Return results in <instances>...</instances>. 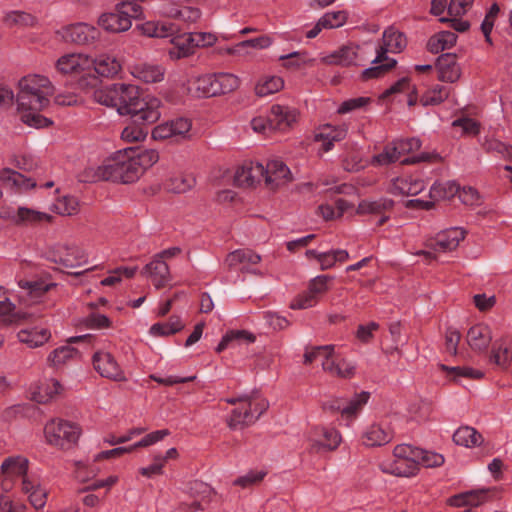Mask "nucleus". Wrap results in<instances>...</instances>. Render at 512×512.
I'll list each match as a JSON object with an SVG mask.
<instances>
[{
	"label": "nucleus",
	"mask_w": 512,
	"mask_h": 512,
	"mask_svg": "<svg viewBox=\"0 0 512 512\" xmlns=\"http://www.w3.org/2000/svg\"><path fill=\"white\" fill-rule=\"evenodd\" d=\"M92 62L95 72L102 77H114L122 68L120 60L108 53L98 55Z\"/></svg>",
	"instance_id": "obj_35"
},
{
	"label": "nucleus",
	"mask_w": 512,
	"mask_h": 512,
	"mask_svg": "<svg viewBox=\"0 0 512 512\" xmlns=\"http://www.w3.org/2000/svg\"><path fill=\"white\" fill-rule=\"evenodd\" d=\"M237 340H245L247 342H254L255 336L246 331H231L223 336V338L217 345L216 351L222 352L229 346V344L231 342L237 341Z\"/></svg>",
	"instance_id": "obj_60"
},
{
	"label": "nucleus",
	"mask_w": 512,
	"mask_h": 512,
	"mask_svg": "<svg viewBox=\"0 0 512 512\" xmlns=\"http://www.w3.org/2000/svg\"><path fill=\"white\" fill-rule=\"evenodd\" d=\"M50 259L67 268H73L86 262V255L76 245L57 244L50 252Z\"/></svg>",
	"instance_id": "obj_14"
},
{
	"label": "nucleus",
	"mask_w": 512,
	"mask_h": 512,
	"mask_svg": "<svg viewBox=\"0 0 512 512\" xmlns=\"http://www.w3.org/2000/svg\"><path fill=\"white\" fill-rule=\"evenodd\" d=\"M265 183L272 189L285 185L292 180V174L288 166L281 160H270L264 166Z\"/></svg>",
	"instance_id": "obj_16"
},
{
	"label": "nucleus",
	"mask_w": 512,
	"mask_h": 512,
	"mask_svg": "<svg viewBox=\"0 0 512 512\" xmlns=\"http://www.w3.org/2000/svg\"><path fill=\"white\" fill-rule=\"evenodd\" d=\"M22 491L28 495V499L35 509H41L46 505L47 490L37 481L24 478L22 481Z\"/></svg>",
	"instance_id": "obj_36"
},
{
	"label": "nucleus",
	"mask_w": 512,
	"mask_h": 512,
	"mask_svg": "<svg viewBox=\"0 0 512 512\" xmlns=\"http://www.w3.org/2000/svg\"><path fill=\"white\" fill-rule=\"evenodd\" d=\"M188 494L193 500L190 503H182V508L194 512L203 509L209 503L213 490L208 484L195 480L189 484Z\"/></svg>",
	"instance_id": "obj_18"
},
{
	"label": "nucleus",
	"mask_w": 512,
	"mask_h": 512,
	"mask_svg": "<svg viewBox=\"0 0 512 512\" xmlns=\"http://www.w3.org/2000/svg\"><path fill=\"white\" fill-rule=\"evenodd\" d=\"M4 24L9 28L32 27L36 24V17L30 13L20 10L7 12L3 17Z\"/></svg>",
	"instance_id": "obj_42"
},
{
	"label": "nucleus",
	"mask_w": 512,
	"mask_h": 512,
	"mask_svg": "<svg viewBox=\"0 0 512 512\" xmlns=\"http://www.w3.org/2000/svg\"><path fill=\"white\" fill-rule=\"evenodd\" d=\"M268 402L258 395H244L243 404L232 410L227 419L231 429H242L255 423L267 410Z\"/></svg>",
	"instance_id": "obj_6"
},
{
	"label": "nucleus",
	"mask_w": 512,
	"mask_h": 512,
	"mask_svg": "<svg viewBox=\"0 0 512 512\" xmlns=\"http://www.w3.org/2000/svg\"><path fill=\"white\" fill-rule=\"evenodd\" d=\"M166 188L168 191L182 194L192 190L196 185V178L193 174H176L172 175L166 181Z\"/></svg>",
	"instance_id": "obj_40"
},
{
	"label": "nucleus",
	"mask_w": 512,
	"mask_h": 512,
	"mask_svg": "<svg viewBox=\"0 0 512 512\" xmlns=\"http://www.w3.org/2000/svg\"><path fill=\"white\" fill-rule=\"evenodd\" d=\"M77 354L78 352L75 348L71 346H61L50 353L48 361L53 366L58 367L75 358Z\"/></svg>",
	"instance_id": "obj_53"
},
{
	"label": "nucleus",
	"mask_w": 512,
	"mask_h": 512,
	"mask_svg": "<svg viewBox=\"0 0 512 512\" xmlns=\"http://www.w3.org/2000/svg\"><path fill=\"white\" fill-rule=\"evenodd\" d=\"M489 489L471 490L452 497L449 502L452 506H479L487 500Z\"/></svg>",
	"instance_id": "obj_39"
},
{
	"label": "nucleus",
	"mask_w": 512,
	"mask_h": 512,
	"mask_svg": "<svg viewBox=\"0 0 512 512\" xmlns=\"http://www.w3.org/2000/svg\"><path fill=\"white\" fill-rule=\"evenodd\" d=\"M490 362L501 369H507L512 362V340L497 339L491 349Z\"/></svg>",
	"instance_id": "obj_32"
},
{
	"label": "nucleus",
	"mask_w": 512,
	"mask_h": 512,
	"mask_svg": "<svg viewBox=\"0 0 512 512\" xmlns=\"http://www.w3.org/2000/svg\"><path fill=\"white\" fill-rule=\"evenodd\" d=\"M369 398L370 394L362 391L361 393L356 394L348 403L345 402L343 417L347 419H353L356 417V415L367 404Z\"/></svg>",
	"instance_id": "obj_49"
},
{
	"label": "nucleus",
	"mask_w": 512,
	"mask_h": 512,
	"mask_svg": "<svg viewBox=\"0 0 512 512\" xmlns=\"http://www.w3.org/2000/svg\"><path fill=\"white\" fill-rule=\"evenodd\" d=\"M215 74L197 76L189 81L188 93L196 98L217 96Z\"/></svg>",
	"instance_id": "obj_29"
},
{
	"label": "nucleus",
	"mask_w": 512,
	"mask_h": 512,
	"mask_svg": "<svg viewBox=\"0 0 512 512\" xmlns=\"http://www.w3.org/2000/svg\"><path fill=\"white\" fill-rule=\"evenodd\" d=\"M449 91L441 85H435L428 89L420 98L423 106L438 105L447 99Z\"/></svg>",
	"instance_id": "obj_51"
},
{
	"label": "nucleus",
	"mask_w": 512,
	"mask_h": 512,
	"mask_svg": "<svg viewBox=\"0 0 512 512\" xmlns=\"http://www.w3.org/2000/svg\"><path fill=\"white\" fill-rule=\"evenodd\" d=\"M92 58L82 53H68L59 57L55 69L62 75L76 76L92 68Z\"/></svg>",
	"instance_id": "obj_12"
},
{
	"label": "nucleus",
	"mask_w": 512,
	"mask_h": 512,
	"mask_svg": "<svg viewBox=\"0 0 512 512\" xmlns=\"http://www.w3.org/2000/svg\"><path fill=\"white\" fill-rule=\"evenodd\" d=\"M142 274L151 280L156 289L165 287L171 281V274L167 263L154 256L144 266Z\"/></svg>",
	"instance_id": "obj_23"
},
{
	"label": "nucleus",
	"mask_w": 512,
	"mask_h": 512,
	"mask_svg": "<svg viewBox=\"0 0 512 512\" xmlns=\"http://www.w3.org/2000/svg\"><path fill=\"white\" fill-rule=\"evenodd\" d=\"M394 438V432L388 423H372L363 431L362 442L367 447L388 444Z\"/></svg>",
	"instance_id": "obj_15"
},
{
	"label": "nucleus",
	"mask_w": 512,
	"mask_h": 512,
	"mask_svg": "<svg viewBox=\"0 0 512 512\" xmlns=\"http://www.w3.org/2000/svg\"><path fill=\"white\" fill-rule=\"evenodd\" d=\"M424 180L414 177H398L393 180L390 192L398 196H415L425 189Z\"/></svg>",
	"instance_id": "obj_30"
},
{
	"label": "nucleus",
	"mask_w": 512,
	"mask_h": 512,
	"mask_svg": "<svg viewBox=\"0 0 512 512\" xmlns=\"http://www.w3.org/2000/svg\"><path fill=\"white\" fill-rule=\"evenodd\" d=\"M93 99L115 108L119 115H129L146 124L155 123L161 116V100L152 95L141 97L139 87L133 84L114 83L100 87L93 92Z\"/></svg>",
	"instance_id": "obj_1"
},
{
	"label": "nucleus",
	"mask_w": 512,
	"mask_h": 512,
	"mask_svg": "<svg viewBox=\"0 0 512 512\" xmlns=\"http://www.w3.org/2000/svg\"><path fill=\"white\" fill-rule=\"evenodd\" d=\"M333 280L334 277L330 275H318L309 281L307 287L320 301L321 297L329 291Z\"/></svg>",
	"instance_id": "obj_54"
},
{
	"label": "nucleus",
	"mask_w": 512,
	"mask_h": 512,
	"mask_svg": "<svg viewBox=\"0 0 512 512\" xmlns=\"http://www.w3.org/2000/svg\"><path fill=\"white\" fill-rule=\"evenodd\" d=\"M17 111L21 121L33 128H43L52 124V121L40 114L48 107L50 96L54 93V86L50 79L40 74H29L18 82Z\"/></svg>",
	"instance_id": "obj_2"
},
{
	"label": "nucleus",
	"mask_w": 512,
	"mask_h": 512,
	"mask_svg": "<svg viewBox=\"0 0 512 512\" xmlns=\"http://www.w3.org/2000/svg\"><path fill=\"white\" fill-rule=\"evenodd\" d=\"M484 147L487 151H494L512 161V146L496 139H489L484 143Z\"/></svg>",
	"instance_id": "obj_64"
},
{
	"label": "nucleus",
	"mask_w": 512,
	"mask_h": 512,
	"mask_svg": "<svg viewBox=\"0 0 512 512\" xmlns=\"http://www.w3.org/2000/svg\"><path fill=\"white\" fill-rule=\"evenodd\" d=\"M347 18L348 15L345 11L327 12L320 18V26L325 29L338 28L346 23Z\"/></svg>",
	"instance_id": "obj_56"
},
{
	"label": "nucleus",
	"mask_w": 512,
	"mask_h": 512,
	"mask_svg": "<svg viewBox=\"0 0 512 512\" xmlns=\"http://www.w3.org/2000/svg\"><path fill=\"white\" fill-rule=\"evenodd\" d=\"M147 136V131L135 123L129 124L121 132L122 140L133 143L143 141Z\"/></svg>",
	"instance_id": "obj_62"
},
{
	"label": "nucleus",
	"mask_w": 512,
	"mask_h": 512,
	"mask_svg": "<svg viewBox=\"0 0 512 512\" xmlns=\"http://www.w3.org/2000/svg\"><path fill=\"white\" fill-rule=\"evenodd\" d=\"M396 161L402 162L393 142L387 145L381 153L372 158V163L380 166L388 165Z\"/></svg>",
	"instance_id": "obj_57"
},
{
	"label": "nucleus",
	"mask_w": 512,
	"mask_h": 512,
	"mask_svg": "<svg viewBox=\"0 0 512 512\" xmlns=\"http://www.w3.org/2000/svg\"><path fill=\"white\" fill-rule=\"evenodd\" d=\"M416 447L409 444H399L393 449V460H386L380 464L383 473L399 477H413L418 471Z\"/></svg>",
	"instance_id": "obj_5"
},
{
	"label": "nucleus",
	"mask_w": 512,
	"mask_h": 512,
	"mask_svg": "<svg viewBox=\"0 0 512 512\" xmlns=\"http://www.w3.org/2000/svg\"><path fill=\"white\" fill-rule=\"evenodd\" d=\"M202 12L198 7L181 5L177 21L194 24L200 20Z\"/></svg>",
	"instance_id": "obj_63"
},
{
	"label": "nucleus",
	"mask_w": 512,
	"mask_h": 512,
	"mask_svg": "<svg viewBox=\"0 0 512 512\" xmlns=\"http://www.w3.org/2000/svg\"><path fill=\"white\" fill-rule=\"evenodd\" d=\"M319 303L318 298L310 292L307 288L302 293L298 294L290 304L291 309H308L316 306Z\"/></svg>",
	"instance_id": "obj_61"
},
{
	"label": "nucleus",
	"mask_w": 512,
	"mask_h": 512,
	"mask_svg": "<svg viewBox=\"0 0 512 512\" xmlns=\"http://www.w3.org/2000/svg\"><path fill=\"white\" fill-rule=\"evenodd\" d=\"M383 44L377 49V55L372 60L373 66L362 72L365 80L378 78L396 65V60L387 56L388 52L399 53L407 45L406 37L393 27L387 28L383 33Z\"/></svg>",
	"instance_id": "obj_4"
},
{
	"label": "nucleus",
	"mask_w": 512,
	"mask_h": 512,
	"mask_svg": "<svg viewBox=\"0 0 512 512\" xmlns=\"http://www.w3.org/2000/svg\"><path fill=\"white\" fill-rule=\"evenodd\" d=\"M453 441L457 445L471 448L480 445L483 441V437L473 427L464 426L455 431Z\"/></svg>",
	"instance_id": "obj_41"
},
{
	"label": "nucleus",
	"mask_w": 512,
	"mask_h": 512,
	"mask_svg": "<svg viewBox=\"0 0 512 512\" xmlns=\"http://www.w3.org/2000/svg\"><path fill=\"white\" fill-rule=\"evenodd\" d=\"M131 75L146 84L162 82L165 78L166 68L157 63H139L130 68Z\"/></svg>",
	"instance_id": "obj_21"
},
{
	"label": "nucleus",
	"mask_w": 512,
	"mask_h": 512,
	"mask_svg": "<svg viewBox=\"0 0 512 512\" xmlns=\"http://www.w3.org/2000/svg\"><path fill=\"white\" fill-rule=\"evenodd\" d=\"M309 450L312 453L330 452L340 445L342 437L333 428H316L309 437Z\"/></svg>",
	"instance_id": "obj_11"
},
{
	"label": "nucleus",
	"mask_w": 512,
	"mask_h": 512,
	"mask_svg": "<svg viewBox=\"0 0 512 512\" xmlns=\"http://www.w3.org/2000/svg\"><path fill=\"white\" fill-rule=\"evenodd\" d=\"M0 180L11 187L19 189H29L35 186L31 179L9 168H4L0 171Z\"/></svg>",
	"instance_id": "obj_44"
},
{
	"label": "nucleus",
	"mask_w": 512,
	"mask_h": 512,
	"mask_svg": "<svg viewBox=\"0 0 512 512\" xmlns=\"http://www.w3.org/2000/svg\"><path fill=\"white\" fill-rule=\"evenodd\" d=\"M260 261L261 256L252 250L237 249L226 256L224 264L230 270L238 268L242 272L255 273V270H253L251 267L258 264Z\"/></svg>",
	"instance_id": "obj_17"
},
{
	"label": "nucleus",
	"mask_w": 512,
	"mask_h": 512,
	"mask_svg": "<svg viewBox=\"0 0 512 512\" xmlns=\"http://www.w3.org/2000/svg\"><path fill=\"white\" fill-rule=\"evenodd\" d=\"M19 342L30 348H37L44 345L51 338V332L45 327H25L17 332Z\"/></svg>",
	"instance_id": "obj_31"
},
{
	"label": "nucleus",
	"mask_w": 512,
	"mask_h": 512,
	"mask_svg": "<svg viewBox=\"0 0 512 512\" xmlns=\"http://www.w3.org/2000/svg\"><path fill=\"white\" fill-rule=\"evenodd\" d=\"M172 47L168 50L171 60L177 61L194 54L195 48L190 33L175 35L170 40Z\"/></svg>",
	"instance_id": "obj_33"
},
{
	"label": "nucleus",
	"mask_w": 512,
	"mask_h": 512,
	"mask_svg": "<svg viewBox=\"0 0 512 512\" xmlns=\"http://www.w3.org/2000/svg\"><path fill=\"white\" fill-rule=\"evenodd\" d=\"M217 95L233 92L240 85L239 78L231 73H216Z\"/></svg>",
	"instance_id": "obj_50"
},
{
	"label": "nucleus",
	"mask_w": 512,
	"mask_h": 512,
	"mask_svg": "<svg viewBox=\"0 0 512 512\" xmlns=\"http://www.w3.org/2000/svg\"><path fill=\"white\" fill-rule=\"evenodd\" d=\"M457 41V35L451 31H441L431 36L427 43V49L433 54H438L452 48Z\"/></svg>",
	"instance_id": "obj_38"
},
{
	"label": "nucleus",
	"mask_w": 512,
	"mask_h": 512,
	"mask_svg": "<svg viewBox=\"0 0 512 512\" xmlns=\"http://www.w3.org/2000/svg\"><path fill=\"white\" fill-rule=\"evenodd\" d=\"M54 207L57 213L70 216L77 213L79 209V202L76 197L63 196L57 200Z\"/></svg>",
	"instance_id": "obj_59"
},
{
	"label": "nucleus",
	"mask_w": 512,
	"mask_h": 512,
	"mask_svg": "<svg viewBox=\"0 0 512 512\" xmlns=\"http://www.w3.org/2000/svg\"><path fill=\"white\" fill-rule=\"evenodd\" d=\"M94 369L104 378L115 382H125L127 377L116 358L107 351H97L93 355Z\"/></svg>",
	"instance_id": "obj_10"
},
{
	"label": "nucleus",
	"mask_w": 512,
	"mask_h": 512,
	"mask_svg": "<svg viewBox=\"0 0 512 512\" xmlns=\"http://www.w3.org/2000/svg\"><path fill=\"white\" fill-rule=\"evenodd\" d=\"M297 109L287 105L274 104L266 115L252 118L250 125L255 133L270 136L273 133H286L297 123Z\"/></svg>",
	"instance_id": "obj_3"
},
{
	"label": "nucleus",
	"mask_w": 512,
	"mask_h": 512,
	"mask_svg": "<svg viewBox=\"0 0 512 512\" xmlns=\"http://www.w3.org/2000/svg\"><path fill=\"white\" fill-rule=\"evenodd\" d=\"M173 142H181L191 139L192 122L188 118L179 117L169 121Z\"/></svg>",
	"instance_id": "obj_46"
},
{
	"label": "nucleus",
	"mask_w": 512,
	"mask_h": 512,
	"mask_svg": "<svg viewBox=\"0 0 512 512\" xmlns=\"http://www.w3.org/2000/svg\"><path fill=\"white\" fill-rule=\"evenodd\" d=\"M133 158L140 174L142 175L146 169L153 166L159 160V154L154 149H134Z\"/></svg>",
	"instance_id": "obj_48"
},
{
	"label": "nucleus",
	"mask_w": 512,
	"mask_h": 512,
	"mask_svg": "<svg viewBox=\"0 0 512 512\" xmlns=\"http://www.w3.org/2000/svg\"><path fill=\"white\" fill-rule=\"evenodd\" d=\"M264 177V166L261 163H249L238 168L235 173V183L241 187H253Z\"/></svg>",
	"instance_id": "obj_28"
},
{
	"label": "nucleus",
	"mask_w": 512,
	"mask_h": 512,
	"mask_svg": "<svg viewBox=\"0 0 512 512\" xmlns=\"http://www.w3.org/2000/svg\"><path fill=\"white\" fill-rule=\"evenodd\" d=\"M284 87V81L279 76H263L255 85V93L259 97H266L279 92Z\"/></svg>",
	"instance_id": "obj_43"
},
{
	"label": "nucleus",
	"mask_w": 512,
	"mask_h": 512,
	"mask_svg": "<svg viewBox=\"0 0 512 512\" xmlns=\"http://www.w3.org/2000/svg\"><path fill=\"white\" fill-rule=\"evenodd\" d=\"M81 434V429L74 423L53 419L46 423L44 435L48 444L60 449L70 448Z\"/></svg>",
	"instance_id": "obj_7"
},
{
	"label": "nucleus",
	"mask_w": 512,
	"mask_h": 512,
	"mask_svg": "<svg viewBox=\"0 0 512 512\" xmlns=\"http://www.w3.org/2000/svg\"><path fill=\"white\" fill-rule=\"evenodd\" d=\"M418 466L422 464L427 468H435L444 464V456L434 451L423 450L416 447Z\"/></svg>",
	"instance_id": "obj_55"
},
{
	"label": "nucleus",
	"mask_w": 512,
	"mask_h": 512,
	"mask_svg": "<svg viewBox=\"0 0 512 512\" xmlns=\"http://www.w3.org/2000/svg\"><path fill=\"white\" fill-rule=\"evenodd\" d=\"M137 29L148 37L166 38L173 35L175 25L163 21H147L138 25Z\"/></svg>",
	"instance_id": "obj_37"
},
{
	"label": "nucleus",
	"mask_w": 512,
	"mask_h": 512,
	"mask_svg": "<svg viewBox=\"0 0 512 512\" xmlns=\"http://www.w3.org/2000/svg\"><path fill=\"white\" fill-rule=\"evenodd\" d=\"M466 343L474 352H485L492 341V331L486 324H475L471 326L465 337Z\"/></svg>",
	"instance_id": "obj_19"
},
{
	"label": "nucleus",
	"mask_w": 512,
	"mask_h": 512,
	"mask_svg": "<svg viewBox=\"0 0 512 512\" xmlns=\"http://www.w3.org/2000/svg\"><path fill=\"white\" fill-rule=\"evenodd\" d=\"M134 148L118 151L120 183L128 184L137 181L141 174L133 158Z\"/></svg>",
	"instance_id": "obj_26"
},
{
	"label": "nucleus",
	"mask_w": 512,
	"mask_h": 512,
	"mask_svg": "<svg viewBox=\"0 0 512 512\" xmlns=\"http://www.w3.org/2000/svg\"><path fill=\"white\" fill-rule=\"evenodd\" d=\"M83 182L114 181L120 182L118 151L105 159L100 165L87 166L80 174Z\"/></svg>",
	"instance_id": "obj_8"
},
{
	"label": "nucleus",
	"mask_w": 512,
	"mask_h": 512,
	"mask_svg": "<svg viewBox=\"0 0 512 512\" xmlns=\"http://www.w3.org/2000/svg\"><path fill=\"white\" fill-rule=\"evenodd\" d=\"M279 60H286L284 63L286 68L301 67V66H312L314 59L309 58L305 52L295 51L287 55H281Z\"/></svg>",
	"instance_id": "obj_58"
},
{
	"label": "nucleus",
	"mask_w": 512,
	"mask_h": 512,
	"mask_svg": "<svg viewBox=\"0 0 512 512\" xmlns=\"http://www.w3.org/2000/svg\"><path fill=\"white\" fill-rule=\"evenodd\" d=\"M8 218L12 223L18 226H32L43 222H50L51 215L34 210L27 207H18L16 210L11 211Z\"/></svg>",
	"instance_id": "obj_25"
},
{
	"label": "nucleus",
	"mask_w": 512,
	"mask_h": 512,
	"mask_svg": "<svg viewBox=\"0 0 512 512\" xmlns=\"http://www.w3.org/2000/svg\"><path fill=\"white\" fill-rule=\"evenodd\" d=\"M440 368L443 371H446L448 373V375H451V377L455 381H458L461 377L469 378V379H481L484 376L482 371L476 370V369H473V368L467 367V366L450 367V366H446V365L442 364V365H440Z\"/></svg>",
	"instance_id": "obj_52"
},
{
	"label": "nucleus",
	"mask_w": 512,
	"mask_h": 512,
	"mask_svg": "<svg viewBox=\"0 0 512 512\" xmlns=\"http://www.w3.org/2000/svg\"><path fill=\"white\" fill-rule=\"evenodd\" d=\"M464 238L465 231L459 227H453L439 232L434 242L429 243L428 246L436 252H450L455 250Z\"/></svg>",
	"instance_id": "obj_22"
},
{
	"label": "nucleus",
	"mask_w": 512,
	"mask_h": 512,
	"mask_svg": "<svg viewBox=\"0 0 512 512\" xmlns=\"http://www.w3.org/2000/svg\"><path fill=\"white\" fill-rule=\"evenodd\" d=\"M29 461L27 458L17 455L3 460L0 469L2 474L1 488L8 492L13 487V479L16 477L29 478L27 475Z\"/></svg>",
	"instance_id": "obj_9"
},
{
	"label": "nucleus",
	"mask_w": 512,
	"mask_h": 512,
	"mask_svg": "<svg viewBox=\"0 0 512 512\" xmlns=\"http://www.w3.org/2000/svg\"><path fill=\"white\" fill-rule=\"evenodd\" d=\"M62 391L61 384L56 379H47L30 388L31 398L38 403H47Z\"/></svg>",
	"instance_id": "obj_34"
},
{
	"label": "nucleus",
	"mask_w": 512,
	"mask_h": 512,
	"mask_svg": "<svg viewBox=\"0 0 512 512\" xmlns=\"http://www.w3.org/2000/svg\"><path fill=\"white\" fill-rule=\"evenodd\" d=\"M349 259L348 251L344 249H334L327 252H322L320 255V269L328 270L334 267L337 263L342 264Z\"/></svg>",
	"instance_id": "obj_47"
},
{
	"label": "nucleus",
	"mask_w": 512,
	"mask_h": 512,
	"mask_svg": "<svg viewBox=\"0 0 512 512\" xmlns=\"http://www.w3.org/2000/svg\"><path fill=\"white\" fill-rule=\"evenodd\" d=\"M361 48L359 46L349 44L340 47L334 52L324 55L321 57V62L327 65H360L366 57L360 53Z\"/></svg>",
	"instance_id": "obj_13"
},
{
	"label": "nucleus",
	"mask_w": 512,
	"mask_h": 512,
	"mask_svg": "<svg viewBox=\"0 0 512 512\" xmlns=\"http://www.w3.org/2000/svg\"><path fill=\"white\" fill-rule=\"evenodd\" d=\"M100 36L98 29L87 23H75L64 28V37L75 44L93 43Z\"/></svg>",
	"instance_id": "obj_20"
},
{
	"label": "nucleus",
	"mask_w": 512,
	"mask_h": 512,
	"mask_svg": "<svg viewBox=\"0 0 512 512\" xmlns=\"http://www.w3.org/2000/svg\"><path fill=\"white\" fill-rule=\"evenodd\" d=\"M347 136V127L332 126L330 124L320 127L314 135V140L321 144L320 150L328 152L334 147L335 142L342 141Z\"/></svg>",
	"instance_id": "obj_24"
},
{
	"label": "nucleus",
	"mask_w": 512,
	"mask_h": 512,
	"mask_svg": "<svg viewBox=\"0 0 512 512\" xmlns=\"http://www.w3.org/2000/svg\"><path fill=\"white\" fill-rule=\"evenodd\" d=\"M459 191V186L454 181L436 182L429 191L430 198L434 201L449 199Z\"/></svg>",
	"instance_id": "obj_45"
},
{
	"label": "nucleus",
	"mask_w": 512,
	"mask_h": 512,
	"mask_svg": "<svg viewBox=\"0 0 512 512\" xmlns=\"http://www.w3.org/2000/svg\"><path fill=\"white\" fill-rule=\"evenodd\" d=\"M436 68L438 79L443 82L454 83L461 76V69L457 63L456 55L445 53L437 58Z\"/></svg>",
	"instance_id": "obj_27"
}]
</instances>
